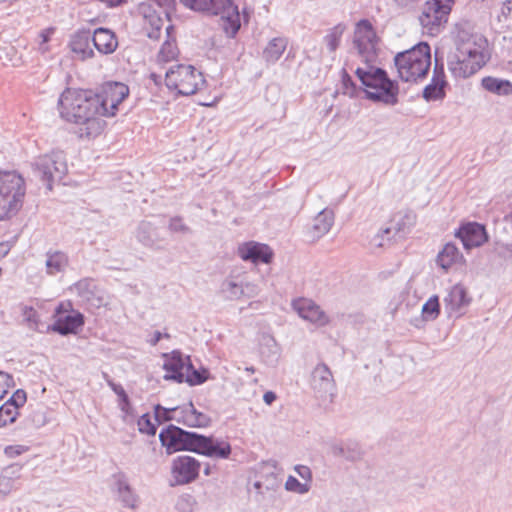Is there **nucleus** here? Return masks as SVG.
<instances>
[{"label": "nucleus", "mask_w": 512, "mask_h": 512, "mask_svg": "<svg viewBox=\"0 0 512 512\" xmlns=\"http://www.w3.org/2000/svg\"><path fill=\"white\" fill-rule=\"evenodd\" d=\"M18 412L11 404H3L0 406V427L15 422Z\"/></svg>", "instance_id": "79ce46f5"}, {"label": "nucleus", "mask_w": 512, "mask_h": 512, "mask_svg": "<svg viewBox=\"0 0 512 512\" xmlns=\"http://www.w3.org/2000/svg\"><path fill=\"white\" fill-rule=\"evenodd\" d=\"M331 453L335 457L345 458V443L344 444H333L331 446Z\"/></svg>", "instance_id": "680f3d73"}, {"label": "nucleus", "mask_w": 512, "mask_h": 512, "mask_svg": "<svg viewBox=\"0 0 512 512\" xmlns=\"http://www.w3.org/2000/svg\"><path fill=\"white\" fill-rule=\"evenodd\" d=\"M165 362L163 364L164 370L167 371L165 379L175 380L178 383L183 382L186 366L189 364L190 357L184 356L179 351H173L170 354H164Z\"/></svg>", "instance_id": "bb28decb"}, {"label": "nucleus", "mask_w": 512, "mask_h": 512, "mask_svg": "<svg viewBox=\"0 0 512 512\" xmlns=\"http://www.w3.org/2000/svg\"><path fill=\"white\" fill-rule=\"evenodd\" d=\"M186 8L205 13V0H179Z\"/></svg>", "instance_id": "3c124183"}, {"label": "nucleus", "mask_w": 512, "mask_h": 512, "mask_svg": "<svg viewBox=\"0 0 512 512\" xmlns=\"http://www.w3.org/2000/svg\"><path fill=\"white\" fill-rule=\"evenodd\" d=\"M285 489L298 494H305L309 491L310 485L308 483H301L293 476H289L285 482Z\"/></svg>", "instance_id": "c03bdc74"}, {"label": "nucleus", "mask_w": 512, "mask_h": 512, "mask_svg": "<svg viewBox=\"0 0 512 512\" xmlns=\"http://www.w3.org/2000/svg\"><path fill=\"white\" fill-rule=\"evenodd\" d=\"M24 315H25V319L28 322H34V323L37 322L36 311L33 308H26Z\"/></svg>", "instance_id": "e2e57ef3"}, {"label": "nucleus", "mask_w": 512, "mask_h": 512, "mask_svg": "<svg viewBox=\"0 0 512 512\" xmlns=\"http://www.w3.org/2000/svg\"><path fill=\"white\" fill-rule=\"evenodd\" d=\"M200 462L191 456H178L171 464L170 486L186 485L195 481L200 472Z\"/></svg>", "instance_id": "ddd939ff"}, {"label": "nucleus", "mask_w": 512, "mask_h": 512, "mask_svg": "<svg viewBox=\"0 0 512 512\" xmlns=\"http://www.w3.org/2000/svg\"><path fill=\"white\" fill-rule=\"evenodd\" d=\"M67 306H70V304H67ZM66 312H68V309L63 303L59 304L55 309L57 319L53 324V330L61 335L75 333L84 324V317L81 313L73 312L63 315Z\"/></svg>", "instance_id": "4be33fe9"}, {"label": "nucleus", "mask_w": 512, "mask_h": 512, "mask_svg": "<svg viewBox=\"0 0 512 512\" xmlns=\"http://www.w3.org/2000/svg\"><path fill=\"white\" fill-rule=\"evenodd\" d=\"M461 259L462 254L459 252L458 248L452 243H447L439 252L437 263L441 268L448 270L454 263H457Z\"/></svg>", "instance_id": "72a5a7b5"}, {"label": "nucleus", "mask_w": 512, "mask_h": 512, "mask_svg": "<svg viewBox=\"0 0 512 512\" xmlns=\"http://www.w3.org/2000/svg\"><path fill=\"white\" fill-rule=\"evenodd\" d=\"M22 466L19 464H12L3 469L0 476V493L7 495L14 488L16 481L21 476Z\"/></svg>", "instance_id": "473e14b6"}, {"label": "nucleus", "mask_w": 512, "mask_h": 512, "mask_svg": "<svg viewBox=\"0 0 512 512\" xmlns=\"http://www.w3.org/2000/svg\"><path fill=\"white\" fill-rule=\"evenodd\" d=\"M482 86L485 90L502 96L512 94V83L508 80L494 77H485L482 79Z\"/></svg>", "instance_id": "c9c22d12"}, {"label": "nucleus", "mask_w": 512, "mask_h": 512, "mask_svg": "<svg viewBox=\"0 0 512 512\" xmlns=\"http://www.w3.org/2000/svg\"><path fill=\"white\" fill-rule=\"evenodd\" d=\"M53 33H54V28H47V29L42 30L39 33L40 42H39L38 50L42 54H44L48 51L47 43L49 42L50 37Z\"/></svg>", "instance_id": "09e8293b"}, {"label": "nucleus", "mask_w": 512, "mask_h": 512, "mask_svg": "<svg viewBox=\"0 0 512 512\" xmlns=\"http://www.w3.org/2000/svg\"><path fill=\"white\" fill-rule=\"evenodd\" d=\"M168 228L173 233L187 234L191 232L190 228L183 223L180 217L171 218Z\"/></svg>", "instance_id": "de8ad7c7"}, {"label": "nucleus", "mask_w": 512, "mask_h": 512, "mask_svg": "<svg viewBox=\"0 0 512 512\" xmlns=\"http://www.w3.org/2000/svg\"><path fill=\"white\" fill-rule=\"evenodd\" d=\"M128 94V86L120 82L106 83L99 93L67 88L58 99V111L62 119L78 126L75 133L79 138L90 140L105 128L100 116H114Z\"/></svg>", "instance_id": "f257e3e1"}, {"label": "nucleus", "mask_w": 512, "mask_h": 512, "mask_svg": "<svg viewBox=\"0 0 512 512\" xmlns=\"http://www.w3.org/2000/svg\"><path fill=\"white\" fill-rule=\"evenodd\" d=\"M36 177L42 180L48 190H52V183L61 180L67 173V163L62 151L38 157L32 164Z\"/></svg>", "instance_id": "1a4fd4ad"}, {"label": "nucleus", "mask_w": 512, "mask_h": 512, "mask_svg": "<svg viewBox=\"0 0 512 512\" xmlns=\"http://www.w3.org/2000/svg\"><path fill=\"white\" fill-rule=\"evenodd\" d=\"M69 265L68 255L60 250H48L46 252V273L50 276H55L62 273Z\"/></svg>", "instance_id": "7c9ffc66"}, {"label": "nucleus", "mask_w": 512, "mask_h": 512, "mask_svg": "<svg viewBox=\"0 0 512 512\" xmlns=\"http://www.w3.org/2000/svg\"><path fill=\"white\" fill-rule=\"evenodd\" d=\"M342 84H343V88H344V92L343 93L344 94H348L351 97L354 96L355 84L352 81V79L349 76V74H347V72L345 70H343Z\"/></svg>", "instance_id": "603ef678"}, {"label": "nucleus", "mask_w": 512, "mask_h": 512, "mask_svg": "<svg viewBox=\"0 0 512 512\" xmlns=\"http://www.w3.org/2000/svg\"><path fill=\"white\" fill-rule=\"evenodd\" d=\"M465 288L459 284L454 285L444 297V308L448 318L461 317L470 304Z\"/></svg>", "instance_id": "aec40b11"}, {"label": "nucleus", "mask_w": 512, "mask_h": 512, "mask_svg": "<svg viewBox=\"0 0 512 512\" xmlns=\"http://www.w3.org/2000/svg\"><path fill=\"white\" fill-rule=\"evenodd\" d=\"M310 384L318 398L332 400L335 394V381L326 364H318L313 369Z\"/></svg>", "instance_id": "f3484780"}, {"label": "nucleus", "mask_w": 512, "mask_h": 512, "mask_svg": "<svg viewBox=\"0 0 512 512\" xmlns=\"http://www.w3.org/2000/svg\"><path fill=\"white\" fill-rule=\"evenodd\" d=\"M12 398L15 400V403L19 408L26 402V392L22 389H18L13 393Z\"/></svg>", "instance_id": "13d9d810"}, {"label": "nucleus", "mask_w": 512, "mask_h": 512, "mask_svg": "<svg viewBox=\"0 0 512 512\" xmlns=\"http://www.w3.org/2000/svg\"><path fill=\"white\" fill-rule=\"evenodd\" d=\"M108 385L115 392V394H117V396L119 398V403L121 401H126V399L129 398L127 393L125 392L124 388L120 384H116L113 381L109 380Z\"/></svg>", "instance_id": "6e6d98bb"}, {"label": "nucleus", "mask_w": 512, "mask_h": 512, "mask_svg": "<svg viewBox=\"0 0 512 512\" xmlns=\"http://www.w3.org/2000/svg\"><path fill=\"white\" fill-rule=\"evenodd\" d=\"M93 46L101 54H111L118 47V41L113 31L107 28H97L91 34Z\"/></svg>", "instance_id": "c85d7f7f"}, {"label": "nucleus", "mask_w": 512, "mask_h": 512, "mask_svg": "<svg viewBox=\"0 0 512 512\" xmlns=\"http://www.w3.org/2000/svg\"><path fill=\"white\" fill-rule=\"evenodd\" d=\"M294 470L302 479H304L306 481L305 483H308V482L311 481V479H312V472H311V470H310V468L308 466L296 465L294 467Z\"/></svg>", "instance_id": "5fc2aeb1"}, {"label": "nucleus", "mask_w": 512, "mask_h": 512, "mask_svg": "<svg viewBox=\"0 0 512 512\" xmlns=\"http://www.w3.org/2000/svg\"><path fill=\"white\" fill-rule=\"evenodd\" d=\"M288 41L284 37L271 39L262 52V57L267 64L276 63L286 50Z\"/></svg>", "instance_id": "2f4dec72"}, {"label": "nucleus", "mask_w": 512, "mask_h": 512, "mask_svg": "<svg viewBox=\"0 0 512 512\" xmlns=\"http://www.w3.org/2000/svg\"><path fill=\"white\" fill-rule=\"evenodd\" d=\"M448 85L445 77L444 66L435 60L433 75L430 84L423 90V98L427 101L443 100L446 96L445 87Z\"/></svg>", "instance_id": "b1692460"}, {"label": "nucleus", "mask_w": 512, "mask_h": 512, "mask_svg": "<svg viewBox=\"0 0 512 512\" xmlns=\"http://www.w3.org/2000/svg\"><path fill=\"white\" fill-rule=\"evenodd\" d=\"M416 216L413 212L399 213L393 217L390 226L381 230L374 238L373 243L377 247L385 245L384 240L389 241L391 237L403 235L415 224Z\"/></svg>", "instance_id": "dca6fc26"}, {"label": "nucleus", "mask_w": 512, "mask_h": 512, "mask_svg": "<svg viewBox=\"0 0 512 512\" xmlns=\"http://www.w3.org/2000/svg\"><path fill=\"white\" fill-rule=\"evenodd\" d=\"M509 18L512 19V0H505L498 15V21L501 22L502 19L507 20Z\"/></svg>", "instance_id": "864d4df0"}, {"label": "nucleus", "mask_w": 512, "mask_h": 512, "mask_svg": "<svg viewBox=\"0 0 512 512\" xmlns=\"http://www.w3.org/2000/svg\"><path fill=\"white\" fill-rule=\"evenodd\" d=\"M344 31L345 26L342 24H337L327 31L323 38V42L330 53H334L338 49Z\"/></svg>", "instance_id": "4c0bfd02"}, {"label": "nucleus", "mask_w": 512, "mask_h": 512, "mask_svg": "<svg viewBox=\"0 0 512 512\" xmlns=\"http://www.w3.org/2000/svg\"><path fill=\"white\" fill-rule=\"evenodd\" d=\"M440 314V303L437 295L431 296L422 306V317L425 321H434Z\"/></svg>", "instance_id": "58836bf2"}, {"label": "nucleus", "mask_w": 512, "mask_h": 512, "mask_svg": "<svg viewBox=\"0 0 512 512\" xmlns=\"http://www.w3.org/2000/svg\"><path fill=\"white\" fill-rule=\"evenodd\" d=\"M494 250L500 258L512 263V223L497 232Z\"/></svg>", "instance_id": "c756f323"}, {"label": "nucleus", "mask_w": 512, "mask_h": 512, "mask_svg": "<svg viewBox=\"0 0 512 512\" xmlns=\"http://www.w3.org/2000/svg\"><path fill=\"white\" fill-rule=\"evenodd\" d=\"M12 381V376L0 371V398L3 397V394L6 393V390L3 388V385H9V382Z\"/></svg>", "instance_id": "bf43d9fd"}, {"label": "nucleus", "mask_w": 512, "mask_h": 512, "mask_svg": "<svg viewBox=\"0 0 512 512\" xmlns=\"http://www.w3.org/2000/svg\"><path fill=\"white\" fill-rule=\"evenodd\" d=\"M91 42V32L89 30H82L72 35L69 46L73 54L78 59L84 61L94 56Z\"/></svg>", "instance_id": "cd10ccee"}, {"label": "nucleus", "mask_w": 512, "mask_h": 512, "mask_svg": "<svg viewBox=\"0 0 512 512\" xmlns=\"http://www.w3.org/2000/svg\"><path fill=\"white\" fill-rule=\"evenodd\" d=\"M292 306L302 319L316 326H324L329 322L326 313L310 299H297L293 301Z\"/></svg>", "instance_id": "5701e85b"}, {"label": "nucleus", "mask_w": 512, "mask_h": 512, "mask_svg": "<svg viewBox=\"0 0 512 512\" xmlns=\"http://www.w3.org/2000/svg\"><path fill=\"white\" fill-rule=\"evenodd\" d=\"M25 181L16 171H0V220L13 217L23 205Z\"/></svg>", "instance_id": "20e7f679"}, {"label": "nucleus", "mask_w": 512, "mask_h": 512, "mask_svg": "<svg viewBox=\"0 0 512 512\" xmlns=\"http://www.w3.org/2000/svg\"><path fill=\"white\" fill-rule=\"evenodd\" d=\"M199 433L186 431L178 426L169 425L159 434L161 445L167 454L178 451L196 452Z\"/></svg>", "instance_id": "9d476101"}, {"label": "nucleus", "mask_w": 512, "mask_h": 512, "mask_svg": "<svg viewBox=\"0 0 512 512\" xmlns=\"http://www.w3.org/2000/svg\"><path fill=\"white\" fill-rule=\"evenodd\" d=\"M206 371H198L194 368V366L191 363V360L189 361V364L186 366L185 375L183 377V382H187L190 385H200L205 382L207 377L204 375Z\"/></svg>", "instance_id": "ea45409f"}, {"label": "nucleus", "mask_w": 512, "mask_h": 512, "mask_svg": "<svg viewBox=\"0 0 512 512\" xmlns=\"http://www.w3.org/2000/svg\"><path fill=\"white\" fill-rule=\"evenodd\" d=\"M205 13L220 16L227 36L234 37L238 32L240 14L232 0H205Z\"/></svg>", "instance_id": "9b49d317"}, {"label": "nucleus", "mask_w": 512, "mask_h": 512, "mask_svg": "<svg viewBox=\"0 0 512 512\" xmlns=\"http://www.w3.org/2000/svg\"><path fill=\"white\" fill-rule=\"evenodd\" d=\"M166 86L184 96L195 94L205 83L201 72L191 65L179 64L165 73Z\"/></svg>", "instance_id": "423d86ee"}, {"label": "nucleus", "mask_w": 512, "mask_h": 512, "mask_svg": "<svg viewBox=\"0 0 512 512\" xmlns=\"http://www.w3.org/2000/svg\"><path fill=\"white\" fill-rule=\"evenodd\" d=\"M486 62L485 54L475 41L457 45L448 56V69L455 78H467L475 74Z\"/></svg>", "instance_id": "39448f33"}, {"label": "nucleus", "mask_w": 512, "mask_h": 512, "mask_svg": "<svg viewBox=\"0 0 512 512\" xmlns=\"http://www.w3.org/2000/svg\"><path fill=\"white\" fill-rule=\"evenodd\" d=\"M238 255L243 261L268 264L272 259L273 252L266 244L250 241L239 245Z\"/></svg>", "instance_id": "a878e982"}, {"label": "nucleus", "mask_w": 512, "mask_h": 512, "mask_svg": "<svg viewBox=\"0 0 512 512\" xmlns=\"http://www.w3.org/2000/svg\"><path fill=\"white\" fill-rule=\"evenodd\" d=\"M363 451L361 446L354 441L345 442V459L348 461H358L362 459Z\"/></svg>", "instance_id": "37998d69"}, {"label": "nucleus", "mask_w": 512, "mask_h": 512, "mask_svg": "<svg viewBox=\"0 0 512 512\" xmlns=\"http://www.w3.org/2000/svg\"><path fill=\"white\" fill-rule=\"evenodd\" d=\"M119 407L120 409L125 413V414H130L131 413V404H130V401H129V398L126 399V401H121L119 403Z\"/></svg>", "instance_id": "338daca9"}, {"label": "nucleus", "mask_w": 512, "mask_h": 512, "mask_svg": "<svg viewBox=\"0 0 512 512\" xmlns=\"http://www.w3.org/2000/svg\"><path fill=\"white\" fill-rule=\"evenodd\" d=\"M138 428L141 433L147 434V435H155L156 433V426L151 422V418L149 414H143L138 419Z\"/></svg>", "instance_id": "a18cd8bd"}, {"label": "nucleus", "mask_w": 512, "mask_h": 512, "mask_svg": "<svg viewBox=\"0 0 512 512\" xmlns=\"http://www.w3.org/2000/svg\"><path fill=\"white\" fill-rule=\"evenodd\" d=\"M276 399V395L274 392L272 391H267L264 395H263V400L264 402L267 404V405H271Z\"/></svg>", "instance_id": "69168bd1"}, {"label": "nucleus", "mask_w": 512, "mask_h": 512, "mask_svg": "<svg viewBox=\"0 0 512 512\" xmlns=\"http://www.w3.org/2000/svg\"><path fill=\"white\" fill-rule=\"evenodd\" d=\"M454 0H428L419 16V22L427 34L436 36L448 21Z\"/></svg>", "instance_id": "6e6552de"}, {"label": "nucleus", "mask_w": 512, "mask_h": 512, "mask_svg": "<svg viewBox=\"0 0 512 512\" xmlns=\"http://www.w3.org/2000/svg\"><path fill=\"white\" fill-rule=\"evenodd\" d=\"M195 453L216 460H226L232 453V447L227 438L199 434Z\"/></svg>", "instance_id": "4468645a"}, {"label": "nucleus", "mask_w": 512, "mask_h": 512, "mask_svg": "<svg viewBox=\"0 0 512 512\" xmlns=\"http://www.w3.org/2000/svg\"><path fill=\"white\" fill-rule=\"evenodd\" d=\"M456 237L461 240L466 250L479 247L488 239L485 227L476 222H469L461 226L456 233Z\"/></svg>", "instance_id": "393cba45"}, {"label": "nucleus", "mask_w": 512, "mask_h": 512, "mask_svg": "<svg viewBox=\"0 0 512 512\" xmlns=\"http://www.w3.org/2000/svg\"><path fill=\"white\" fill-rule=\"evenodd\" d=\"M334 223V213L332 210L324 209L318 213L314 219L313 230L317 237L323 236L329 232Z\"/></svg>", "instance_id": "e433bc0d"}, {"label": "nucleus", "mask_w": 512, "mask_h": 512, "mask_svg": "<svg viewBox=\"0 0 512 512\" xmlns=\"http://www.w3.org/2000/svg\"><path fill=\"white\" fill-rule=\"evenodd\" d=\"M69 290L75 293L80 301L88 308H100L104 305V299L100 289H98L94 280L90 278H83L73 284Z\"/></svg>", "instance_id": "6ab92c4d"}, {"label": "nucleus", "mask_w": 512, "mask_h": 512, "mask_svg": "<svg viewBox=\"0 0 512 512\" xmlns=\"http://www.w3.org/2000/svg\"><path fill=\"white\" fill-rule=\"evenodd\" d=\"M173 418L178 423L188 427H207L210 424V418L206 414L199 412L192 402L179 407L171 408Z\"/></svg>", "instance_id": "412c9836"}, {"label": "nucleus", "mask_w": 512, "mask_h": 512, "mask_svg": "<svg viewBox=\"0 0 512 512\" xmlns=\"http://www.w3.org/2000/svg\"><path fill=\"white\" fill-rule=\"evenodd\" d=\"M195 500L191 495H182L176 503V509L179 512H193Z\"/></svg>", "instance_id": "49530a36"}, {"label": "nucleus", "mask_w": 512, "mask_h": 512, "mask_svg": "<svg viewBox=\"0 0 512 512\" xmlns=\"http://www.w3.org/2000/svg\"><path fill=\"white\" fill-rule=\"evenodd\" d=\"M353 43L358 50V53L366 61H369L375 56L377 37L368 20H361L358 22L354 32Z\"/></svg>", "instance_id": "2eb2a0df"}, {"label": "nucleus", "mask_w": 512, "mask_h": 512, "mask_svg": "<svg viewBox=\"0 0 512 512\" xmlns=\"http://www.w3.org/2000/svg\"><path fill=\"white\" fill-rule=\"evenodd\" d=\"M355 74L366 87V98L373 102H380L388 106H394L398 103L399 86L394 80H391L387 72L382 68L368 66L367 68L358 67Z\"/></svg>", "instance_id": "f03ea898"}, {"label": "nucleus", "mask_w": 512, "mask_h": 512, "mask_svg": "<svg viewBox=\"0 0 512 512\" xmlns=\"http://www.w3.org/2000/svg\"><path fill=\"white\" fill-rule=\"evenodd\" d=\"M149 77L156 85L161 82V76L157 75L156 73H151Z\"/></svg>", "instance_id": "774afa93"}, {"label": "nucleus", "mask_w": 512, "mask_h": 512, "mask_svg": "<svg viewBox=\"0 0 512 512\" xmlns=\"http://www.w3.org/2000/svg\"><path fill=\"white\" fill-rule=\"evenodd\" d=\"M113 488L116 493L117 500L121 503L122 507L136 510L140 504V496L129 483L127 475L119 471L113 476Z\"/></svg>", "instance_id": "a211bd4d"}, {"label": "nucleus", "mask_w": 512, "mask_h": 512, "mask_svg": "<svg viewBox=\"0 0 512 512\" xmlns=\"http://www.w3.org/2000/svg\"><path fill=\"white\" fill-rule=\"evenodd\" d=\"M260 292L258 284L249 280L244 271L233 270L221 282L219 295L230 301L253 298Z\"/></svg>", "instance_id": "0eeeda50"}, {"label": "nucleus", "mask_w": 512, "mask_h": 512, "mask_svg": "<svg viewBox=\"0 0 512 512\" xmlns=\"http://www.w3.org/2000/svg\"><path fill=\"white\" fill-rule=\"evenodd\" d=\"M421 0H392V2L401 9H413Z\"/></svg>", "instance_id": "4d7b16f0"}, {"label": "nucleus", "mask_w": 512, "mask_h": 512, "mask_svg": "<svg viewBox=\"0 0 512 512\" xmlns=\"http://www.w3.org/2000/svg\"><path fill=\"white\" fill-rule=\"evenodd\" d=\"M399 77L405 82L424 79L431 66L430 46L421 42L413 48L398 53L394 58Z\"/></svg>", "instance_id": "7ed1b4c3"}, {"label": "nucleus", "mask_w": 512, "mask_h": 512, "mask_svg": "<svg viewBox=\"0 0 512 512\" xmlns=\"http://www.w3.org/2000/svg\"><path fill=\"white\" fill-rule=\"evenodd\" d=\"M174 0H141L138 4V12L155 29L148 33L150 38H157L156 32H159L163 26L162 15L168 16L173 8Z\"/></svg>", "instance_id": "f8f14e48"}, {"label": "nucleus", "mask_w": 512, "mask_h": 512, "mask_svg": "<svg viewBox=\"0 0 512 512\" xmlns=\"http://www.w3.org/2000/svg\"><path fill=\"white\" fill-rule=\"evenodd\" d=\"M23 451H25V448L23 446H20V445H16V446H8L5 448V454L8 456V457H15V456H18L20 455Z\"/></svg>", "instance_id": "052dcab7"}, {"label": "nucleus", "mask_w": 512, "mask_h": 512, "mask_svg": "<svg viewBox=\"0 0 512 512\" xmlns=\"http://www.w3.org/2000/svg\"><path fill=\"white\" fill-rule=\"evenodd\" d=\"M137 240L146 247H155L158 237L156 228L148 221H142L136 230Z\"/></svg>", "instance_id": "f704fd0d"}, {"label": "nucleus", "mask_w": 512, "mask_h": 512, "mask_svg": "<svg viewBox=\"0 0 512 512\" xmlns=\"http://www.w3.org/2000/svg\"><path fill=\"white\" fill-rule=\"evenodd\" d=\"M178 55V49L174 41L166 40L158 53L159 62H169L174 60Z\"/></svg>", "instance_id": "a19ab883"}, {"label": "nucleus", "mask_w": 512, "mask_h": 512, "mask_svg": "<svg viewBox=\"0 0 512 512\" xmlns=\"http://www.w3.org/2000/svg\"><path fill=\"white\" fill-rule=\"evenodd\" d=\"M155 418L158 421H171L173 418L171 417L172 411L171 408H165L160 404L156 405L155 408Z\"/></svg>", "instance_id": "8fccbe9b"}, {"label": "nucleus", "mask_w": 512, "mask_h": 512, "mask_svg": "<svg viewBox=\"0 0 512 512\" xmlns=\"http://www.w3.org/2000/svg\"><path fill=\"white\" fill-rule=\"evenodd\" d=\"M163 337V334L159 331H155L154 334H153V337L150 339V344L152 346H155L160 340L161 338ZM164 337L166 338H169V334H164Z\"/></svg>", "instance_id": "0e129e2a"}]
</instances>
